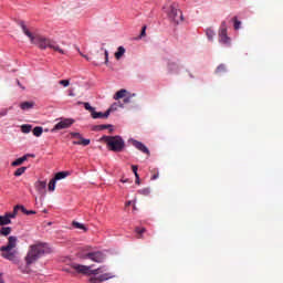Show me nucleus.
Here are the masks:
<instances>
[{"label": "nucleus", "mask_w": 283, "mask_h": 283, "mask_svg": "<svg viewBox=\"0 0 283 283\" xmlns=\"http://www.w3.org/2000/svg\"><path fill=\"white\" fill-rule=\"evenodd\" d=\"M48 188L46 181H36L35 182V189L40 193H45V189Z\"/></svg>", "instance_id": "14"}, {"label": "nucleus", "mask_w": 283, "mask_h": 283, "mask_svg": "<svg viewBox=\"0 0 283 283\" xmlns=\"http://www.w3.org/2000/svg\"><path fill=\"white\" fill-rule=\"evenodd\" d=\"M129 205H132V201H128V202L126 203V207H129Z\"/></svg>", "instance_id": "50"}, {"label": "nucleus", "mask_w": 283, "mask_h": 283, "mask_svg": "<svg viewBox=\"0 0 283 283\" xmlns=\"http://www.w3.org/2000/svg\"><path fill=\"white\" fill-rule=\"evenodd\" d=\"M71 138H77V140L81 142H73V145H83V147H87L90 145L91 140L83 138L81 133H71Z\"/></svg>", "instance_id": "11"}, {"label": "nucleus", "mask_w": 283, "mask_h": 283, "mask_svg": "<svg viewBox=\"0 0 283 283\" xmlns=\"http://www.w3.org/2000/svg\"><path fill=\"white\" fill-rule=\"evenodd\" d=\"M21 109H32L34 107V102H23L20 104Z\"/></svg>", "instance_id": "21"}, {"label": "nucleus", "mask_w": 283, "mask_h": 283, "mask_svg": "<svg viewBox=\"0 0 283 283\" xmlns=\"http://www.w3.org/2000/svg\"><path fill=\"white\" fill-rule=\"evenodd\" d=\"M73 227H75V229H82L83 231H87V228H85L83 223H78L76 221H73Z\"/></svg>", "instance_id": "34"}, {"label": "nucleus", "mask_w": 283, "mask_h": 283, "mask_svg": "<svg viewBox=\"0 0 283 283\" xmlns=\"http://www.w3.org/2000/svg\"><path fill=\"white\" fill-rule=\"evenodd\" d=\"M50 252L51 250L48 243H39L35 245H31L30 251L25 256V262L28 266H30V264H34V262H36L41 255Z\"/></svg>", "instance_id": "2"}, {"label": "nucleus", "mask_w": 283, "mask_h": 283, "mask_svg": "<svg viewBox=\"0 0 283 283\" xmlns=\"http://www.w3.org/2000/svg\"><path fill=\"white\" fill-rule=\"evenodd\" d=\"M102 140L106 143L111 151H123L125 149V140L120 136H103Z\"/></svg>", "instance_id": "3"}, {"label": "nucleus", "mask_w": 283, "mask_h": 283, "mask_svg": "<svg viewBox=\"0 0 283 283\" xmlns=\"http://www.w3.org/2000/svg\"><path fill=\"white\" fill-rule=\"evenodd\" d=\"M132 143L136 147V149H138L143 154H147V156H149V148H147V146H145V144H143L138 140H133Z\"/></svg>", "instance_id": "12"}, {"label": "nucleus", "mask_w": 283, "mask_h": 283, "mask_svg": "<svg viewBox=\"0 0 283 283\" xmlns=\"http://www.w3.org/2000/svg\"><path fill=\"white\" fill-rule=\"evenodd\" d=\"M102 51H104V56H105V65H107V63H109V52L107 51V49L102 48Z\"/></svg>", "instance_id": "35"}, {"label": "nucleus", "mask_w": 283, "mask_h": 283, "mask_svg": "<svg viewBox=\"0 0 283 283\" xmlns=\"http://www.w3.org/2000/svg\"><path fill=\"white\" fill-rule=\"evenodd\" d=\"M74 125V119H62L55 126L51 129V132H61V129H67L69 127H72Z\"/></svg>", "instance_id": "9"}, {"label": "nucleus", "mask_w": 283, "mask_h": 283, "mask_svg": "<svg viewBox=\"0 0 283 283\" xmlns=\"http://www.w3.org/2000/svg\"><path fill=\"white\" fill-rule=\"evenodd\" d=\"M80 54H81V56H83V59H86V61H90V57H87V55H85V54H83L81 52H80Z\"/></svg>", "instance_id": "46"}, {"label": "nucleus", "mask_w": 283, "mask_h": 283, "mask_svg": "<svg viewBox=\"0 0 283 283\" xmlns=\"http://www.w3.org/2000/svg\"><path fill=\"white\" fill-rule=\"evenodd\" d=\"M138 193H140L142 196H149V193H151V190L149 188H144L139 190Z\"/></svg>", "instance_id": "36"}, {"label": "nucleus", "mask_w": 283, "mask_h": 283, "mask_svg": "<svg viewBox=\"0 0 283 283\" xmlns=\"http://www.w3.org/2000/svg\"><path fill=\"white\" fill-rule=\"evenodd\" d=\"M20 208H21L22 213H24L25 216H32V214L36 213L34 210H28V209H25L24 206H22V207H20Z\"/></svg>", "instance_id": "31"}, {"label": "nucleus", "mask_w": 283, "mask_h": 283, "mask_svg": "<svg viewBox=\"0 0 283 283\" xmlns=\"http://www.w3.org/2000/svg\"><path fill=\"white\" fill-rule=\"evenodd\" d=\"M126 94H127V90L122 88V90H119V91L114 95V99H115V101H119V98H125Z\"/></svg>", "instance_id": "19"}, {"label": "nucleus", "mask_w": 283, "mask_h": 283, "mask_svg": "<svg viewBox=\"0 0 283 283\" xmlns=\"http://www.w3.org/2000/svg\"><path fill=\"white\" fill-rule=\"evenodd\" d=\"M136 233H137V238H143V233H145L147 231V229L145 228H136L135 229Z\"/></svg>", "instance_id": "33"}, {"label": "nucleus", "mask_w": 283, "mask_h": 283, "mask_svg": "<svg viewBox=\"0 0 283 283\" xmlns=\"http://www.w3.org/2000/svg\"><path fill=\"white\" fill-rule=\"evenodd\" d=\"M0 282H2V281H1V274H0Z\"/></svg>", "instance_id": "53"}, {"label": "nucleus", "mask_w": 283, "mask_h": 283, "mask_svg": "<svg viewBox=\"0 0 283 283\" xmlns=\"http://www.w3.org/2000/svg\"><path fill=\"white\" fill-rule=\"evenodd\" d=\"M168 17L174 23H179L184 21L182 11H180L176 6H170V10L168 11Z\"/></svg>", "instance_id": "8"}, {"label": "nucleus", "mask_w": 283, "mask_h": 283, "mask_svg": "<svg viewBox=\"0 0 283 283\" xmlns=\"http://www.w3.org/2000/svg\"><path fill=\"white\" fill-rule=\"evenodd\" d=\"M1 116H8V109L7 108L0 111V118H1Z\"/></svg>", "instance_id": "40"}, {"label": "nucleus", "mask_w": 283, "mask_h": 283, "mask_svg": "<svg viewBox=\"0 0 283 283\" xmlns=\"http://www.w3.org/2000/svg\"><path fill=\"white\" fill-rule=\"evenodd\" d=\"M72 266L74 271H77V273H82L83 275H98V273H103V271H101V268L92 270V266L82 264H73Z\"/></svg>", "instance_id": "6"}, {"label": "nucleus", "mask_w": 283, "mask_h": 283, "mask_svg": "<svg viewBox=\"0 0 283 283\" xmlns=\"http://www.w3.org/2000/svg\"><path fill=\"white\" fill-rule=\"evenodd\" d=\"M124 55H125V49L123 46H118L117 52L115 53V59L117 61H120V59H123Z\"/></svg>", "instance_id": "20"}, {"label": "nucleus", "mask_w": 283, "mask_h": 283, "mask_svg": "<svg viewBox=\"0 0 283 283\" xmlns=\"http://www.w3.org/2000/svg\"><path fill=\"white\" fill-rule=\"evenodd\" d=\"M219 43H222L223 45H231V38L227 35V22L223 21L221 23V28L219 31Z\"/></svg>", "instance_id": "7"}, {"label": "nucleus", "mask_w": 283, "mask_h": 283, "mask_svg": "<svg viewBox=\"0 0 283 283\" xmlns=\"http://www.w3.org/2000/svg\"><path fill=\"white\" fill-rule=\"evenodd\" d=\"M42 134H43V127L36 126L33 128V136H36V138H39V136H41Z\"/></svg>", "instance_id": "26"}, {"label": "nucleus", "mask_w": 283, "mask_h": 283, "mask_svg": "<svg viewBox=\"0 0 283 283\" xmlns=\"http://www.w3.org/2000/svg\"><path fill=\"white\" fill-rule=\"evenodd\" d=\"M120 182H129V179H120Z\"/></svg>", "instance_id": "47"}, {"label": "nucleus", "mask_w": 283, "mask_h": 283, "mask_svg": "<svg viewBox=\"0 0 283 283\" xmlns=\"http://www.w3.org/2000/svg\"><path fill=\"white\" fill-rule=\"evenodd\" d=\"M56 189V179H51L49 182V191H54Z\"/></svg>", "instance_id": "29"}, {"label": "nucleus", "mask_w": 283, "mask_h": 283, "mask_svg": "<svg viewBox=\"0 0 283 283\" xmlns=\"http://www.w3.org/2000/svg\"><path fill=\"white\" fill-rule=\"evenodd\" d=\"M119 107H123V104H119Z\"/></svg>", "instance_id": "52"}, {"label": "nucleus", "mask_w": 283, "mask_h": 283, "mask_svg": "<svg viewBox=\"0 0 283 283\" xmlns=\"http://www.w3.org/2000/svg\"><path fill=\"white\" fill-rule=\"evenodd\" d=\"M80 105H84V108H85L87 112H91V114H93V112L95 111V108L92 107V105H90L88 102H84V103H81V102H80Z\"/></svg>", "instance_id": "28"}, {"label": "nucleus", "mask_w": 283, "mask_h": 283, "mask_svg": "<svg viewBox=\"0 0 283 283\" xmlns=\"http://www.w3.org/2000/svg\"><path fill=\"white\" fill-rule=\"evenodd\" d=\"M92 118H108L109 117V111H106L105 113L93 111Z\"/></svg>", "instance_id": "15"}, {"label": "nucleus", "mask_w": 283, "mask_h": 283, "mask_svg": "<svg viewBox=\"0 0 283 283\" xmlns=\"http://www.w3.org/2000/svg\"><path fill=\"white\" fill-rule=\"evenodd\" d=\"M233 23H234V30H240V27L242 25V22L239 21V19L237 17H234L232 19Z\"/></svg>", "instance_id": "32"}, {"label": "nucleus", "mask_w": 283, "mask_h": 283, "mask_svg": "<svg viewBox=\"0 0 283 283\" xmlns=\"http://www.w3.org/2000/svg\"><path fill=\"white\" fill-rule=\"evenodd\" d=\"M135 178H136V180H135L136 185H140V176L138 174H136Z\"/></svg>", "instance_id": "44"}, {"label": "nucleus", "mask_w": 283, "mask_h": 283, "mask_svg": "<svg viewBox=\"0 0 283 283\" xmlns=\"http://www.w3.org/2000/svg\"><path fill=\"white\" fill-rule=\"evenodd\" d=\"M81 260H92V262H97V264H101L102 262H105V253L101 251L95 252H87V253H81L80 254Z\"/></svg>", "instance_id": "5"}, {"label": "nucleus", "mask_w": 283, "mask_h": 283, "mask_svg": "<svg viewBox=\"0 0 283 283\" xmlns=\"http://www.w3.org/2000/svg\"><path fill=\"white\" fill-rule=\"evenodd\" d=\"M21 205H18L13 208L12 212H7V216H9V220L17 218V213H19V210L21 211Z\"/></svg>", "instance_id": "18"}, {"label": "nucleus", "mask_w": 283, "mask_h": 283, "mask_svg": "<svg viewBox=\"0 0 283 283\" xmlns=\"http://www.w3.org/2000/svg\"><path fill=\"white\" fill-rule=\"evenodd\" d=\"M133 172L136 177V174H138V166H132Z\"/></svg>", "instance_id": "43"}, {"label": "nucleus", "mask_w": 283, "mask_h": 283, "mask_svg": "<svg viewBox=\"0 0 283 283\" xmlns=\"http://www.w3.org/2000/svg\"><path fill=\"white\" fill-rule=\"evenodd\" d=\"M10 233H12V228L10 227H2L0 229V235L7 237V235H10Z\"/></svg>", "instance_id": "23"}, {"label": "nucleus", "mask_w": 283, "mask_h": 283, "mask_svg": "<svg viewBox=\"0 0 283 283\" xmlns=\"http://www.w3.org/2000/svg\"><path fill=\"white\" fill-rule=\"evenodd\" d=\"M112 277H114V275H112V273H105L99 276H92L88 280V282L90 283H102V282H107V280H112Z\"/></svg>", "instance_id": "10"}, {"label": "nucleus", "mask_w": 283, "mask_h": 283, "mask_svg": "<svg viewBox=\"0 0 283 283\" xmlns=\"http://www.w3.org/2000/svg\"><path fill=\"white\" fill-rule=\"evenodd\" d=\"M21 132H22V134H30V132H32V125L23 124L21 126Z\"/></svg>", "instance_id": "24"}, {"label": "nucleus", "mask_w": 283, "mask_h": 283, "mask_svg": "<svg viewBox=\"0 0 283 283\" xmlns=\"http://www.w3.org/2000/svg\"><path fill=\"white\" fill-rule=\"evenodd\" d=\"M7 224H12V220H10V217L6 213L4 216H0V227H6Z\"/></svg>", "instance_id": "17"}, {"label": "nucleus", "mask_w": 283, "mask_h": 283, "mask_svg": "<svg viewBox=\"0 0 283 283\" xmlns=\"http://www.w3.org/2000/svg\"><path fill=\"white\" fill-rule=\"evenodd\" d=\"M69 96H75L74 92L71 91V92L69 93Z\"/></svg>", "instance_id": "48"}, {"label": "nucleus", "mask_w": 283, "mask_h": 283, "mask_svg": "<svg viewBox=\"0 0 283 283\" xmlns=\"http://www.w3.org/2000/svg\"><path fill=\"white\" fill-rule=\"evenodd\" d=\"M97 127H98V129H109V127H112V125H99Z\"/></svg>", "instance_id": "41"}, {"label": "nucleus", "mask_w": 283, "mask_h": 283, "mask_svg": "<svg viewBox=\"0 0 283 283\" xmlns=\"http://www.w3.org/2000/svg\"><path fill=\"white\" fill-rule=\"evenodd\" d=\"M14 248H17V237H9L8 244L0 248L2 258L4 260H14V253L11 252Z\"/></svg>", "instance_id": "4"}, {"label": "nucleus", "mask_w": 283, "mask_h": 283, "mask_svg": "<svg viewBox=\"0 0 283 283\" xmlns=\"http://www.w3.org/2000/svg\"><path fill=\"white\" fill-rule=\"evenodd\" d=\"M59 85H63V87H70V80H61Z\"/></svg>", "instance_id": "37"}, {"label": "nucleus", "mask_w": 283, "mask_h": 283, "mask_svg": "<svg viewBox=\"0 0 283 283\" xmlns=\"http://www.w3.org/2000/svg\"><path fill=\"white\" fill-rule=\"evenodd\" d=\"M168 70L170 74H178V71L180 70V66L176 62H169L168 63Z\"/></svg>", "instance_id": "16"}, {"label": "nucleus", "mask_w": 283, "mask_h": 283, "mask_svg": "<svg viewBox=\"0 0 283 283\" xmlns=\"http://www.w3.org/2000/svg\"><path fill=\"white\" fill-rule=\"evenodd\" d=\"M158 176H159L158 170L154 169L151 180H158Z\"/></svg>", "instance_id": "38"}, {"label": "nucleus", "mask_w": 283, "mask_h": 283, "mask_svg": "<svg viewBox=\"0 0 283 283\" xmlns=\"http://www.w3.org/2000/svg\"><path fill=\"white\" fill-rule=\"evenodd\" d=\"M28 170V167H20L14 171V176L19 178V176H23L25 171Z\"/></svg>", "instance_id": "27"}, {"label": "nucleus", "mask_w": 283, "mask_h": 283, "mask_svg": "<svg viewBox=\"0 0 283 283\" xmlns=\"http://www.w3.org/2000/svg\"><path fill=\"white\" fill-rule=\"evenodd\" d=\"M0 283H4L3 281H1Z\"/></svg>", "instance_id": "54"}, {"label": "nucleus", "mask_w": 283, "mask_h": 283, "mask_svg": "<svg viewBox=\"0 0 283 283\" xmlns=\"http://www.w3.org/2000/svg\"><path fill=\"white\" fill-rule=\"evenodd\" d=\"M224 73H227V65L220 64L219 66H217L216 74H224Z\"/></svg>", "instance_id": "25"}, {"label": "nucleus", "mask_w": 283, "mask_h": 283, "mask_svg": "<svg viewBox=\"0 0 283 283\" xmlns=\"http://www.w3.org/2000/svg\"><path fill=\"white\" fill-rule=\"evenodd\" d=\"M28 156H30V155H24L18 159H15L14 161H12L11 166L19 167L20 165L24 164L25 160H28ZM31 157L34 158V155H31Z\"/></svg>", "instance_id": "13"}, {"label": "nucleus", "mask_w": 283, "mask_h": 283, "mask_svg": "<svg viewBox=\"0 0 283 283\" xmlns=\"http://www.w3.org/2000/svg\"><path fill=\"white\" fill-rule=\"evenodd\" d=\"M116 107H118V104H113L109 108H108V111H109V114H112V112H116Z\"/></svg>", "instance_id": "39"}, {"label": "nucleus", "mask_w": 283, "mask_h": 283, "mask_svg": "<svg viewBox=\"0 0 283 283\" xmlns=\"http://www.w3.org/2000/svg\"><path fill=\"white\" fill-rule=\"evenodd\" d=\"M124 103H132V98L130 97H125Z\"/></svg>", "instance_id": "45"}, {"label": "nucleus", "mask_w": 283, "mask_h": 283, "mask_svg": "<svg viewBox=\"0 0 283 283\" xmlns=\"http://www.w3.org/2000/svg\"><path fill=\"white\" fill-rule=\"evenodd\" d=\"M146 32H147V27H143L140 36H146L147 34Z\"/></svg>", "instance_id": "42"}, {"label": "nucleus", "mask_w": 283, "mask_h": 283, "mask_svg": "<svg viewBox=\"0 0 283 283\" xmlns=\"http://www.w3.org/2000/svg\"><path fill=\"white\" fill-rule=\"evenodd\" d=\"M17 84L19 85V87H23V86L21 85V82L17 81Z\"/></svg>", "instance_id": "49"}, {"label": "nucleus", "mask_w": 283, "mask_h": 283, "mask_svg": "<svg viewBox=\"0 0 283 283\" xmlns=\"http://www.w3.org/2000/svg\"><path fill=\"white\" fill-rule=\"evenodd\" d=\"M74 143H81V139H78V140H74Z\"/></svg>", "instance_id": "51"}, {"label": "nucleus", "mask_w": 283, "mask_h": 283, "mask_svg": "<svg viewBox=\"0 0 283 283\" xmlns=\"http://www.w3.org/2000/svg\"><path fill=\"white\" fill-rule=\"evenodd\" d=\"M20 25L25 36L30 39L33 45H38L40 50H48V48H50V50H54V52H59V54H65V51L61 49V46H59L56 42L43 35H33L32 32L28 30V27L23 22H21Z\"/></svg>", "instance_id": "1"}, {"label": "nucleus", "mask_w": 283, "mask_h": 283, "mask_svg": "<svg viewBox=\"0 0 283 283\" xmlns=\"http://www.w3.org/2000/svg\"><path fill=\"white\" fill-rule=\"evenodd\" d=\"M206 34H207L209 41H213V36H216V32H213V30L207 29Z\"/></svg>", "instance_id": "30"}, {"label": "nucleus", "mask_w": 283, "mask_h": 283, "mask_svg": "<svg viewBox=\"0 0 283 283\" xmlns=\"http://www.w3.org/2000/svg\"><path fill=\"white\" fill-rule=\"evenodd\" d=\"M64 178H67V171L56 172L53 179H55L56 181V180H63Z\"/></svg>", "instance_id": "22"}]
</instances>
